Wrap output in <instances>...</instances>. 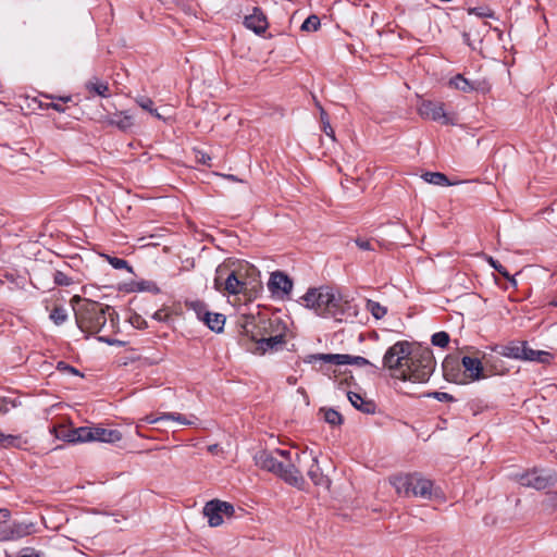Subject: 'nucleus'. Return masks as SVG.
I'll return each mask as SVG.
<instances>
[{"mask_svg":"<svg viewBox=\"0 0 557 557\" xmlns=\"http://www.w3.org/2000/svg\"><path fill=\"white\" fill-rule=\"evenodd\" d=\"M165 421H175L183 425H193L194 422L190 420H187L183 414L181 413H174V412H164Z\"/></svg>","mask_w":557,"mask_h":557,"instance_id":"obj_40","label":"nucleus"},{"mask_svg":"<svg viewBox=\"0 0 557 557\" xmlns=\"http://www.w3.org/2000/svg\"><path fill=\"white\" fill-rule=\"evenodd\" d=\"M152 317L154 320H157L159 322H165L170 318V312L168 309L162 308V309H159L158 311H156Z\"/></svg>","mask_w":557,"mask_h":557,"instance_id":"obj_44","label":"nucleus"},{"mask_svg":"<svg viewBox=\"0 0 557 557\" xmlns=\"http://www.w3.org/2000/svg\"><path fill=\"white\" fill-rule=\"evenodd\" d=\"M197 160L202 163V164H208L209 165V161L211 160L210 156H208L207 153H203V152H198L197 154Z\"/></svg>","mask_w":557,"mask_h":557,"instance_id":"obj_53","label":"nucleus"},{"mask_svg":"<svg viewBox=\"0 0 557 557\" xmlns=\"http://www.w3.org/2000/svg\"><path fill=\"white\" fill-rule=\"evenodd\" d=\"M253 459L259 468L276 474L286 483L297 487L302 486L301 454L297 449L260 450Z\"/></svg>","mask_w":557,"mask_h":557,"instance_id":"obj_3","label":"nucleus"},{"mask_svg":"<svg viewBox=\"0 0 557 557\" xmlns=\"http://www.w3.org/2000/svg\"><path fill=\"white\" fill-rule=\"evenodd\" d=\"M468 13L470 15H476L479 17H493L494 12L487 7L469 8Z\"/></svg>","mask_w":557,"mask_h":557,"instance_id":"obj_39","label":"nucleus"},{"mask_svg":"<svg viewBox=\"0 0 557 557\" xmlns=\"http://www.w3.org/2000/svg\"><path fill=\"white\" fill-rule=\"evenodd\" d=\"M422 178L433 185L437 186H448L451 183L448 181L447 176L441 172H426L422 175Z\"/></svg>","mask_w":557,"mask_h":557,"instance_id":"obj_24","label":"nucleus"},{"mask_svg":"<svg viewBox=\"0 0 557 557\" xmlns=\"http://www.w3.org/2000/svg\"><path fill=\"white\" fill-rule=\"evenodd\" d=\"M20 557H42V554L35 552L33 548H25Z\"/></svg>","mask_w":557,"mask_h":557,"instance_id":"obj_47","label":"nucleus"},{"mask_svg":"<svg viewBox=\"0 0 557 557\" xmlns=\"http://www.w3.org/2000/svg\"><path fill=\"white\" fill-rule=\"evenodd\" d=\"M22 441L20 436L4 434L0 431V447H21Z\"/></svg>","mask_w":557,"mask_h":557,"instance_id":"obj_28","label":"nucleus"},{"mask_svg":"<svg viewBox=\"0 0 557 557\" xmlns=\"http://www.w3.org/2000/svg\"><path fill=\"white\" fill-rule=\"evenodd\" d=\"M135 102L145 111L156 116L159 120H163V116L153 108V101L146 96H137Z\"/></svg>","mask_w":557,"mask_h":557,"instance_id":"obj_26","label":"nucleus"},{"mask_svg":"<svg viewBox=\"0 0 557 557\" xmlns=\"http://www.w3.org/2000/svg\"><path fill=\"white\" fill-rule=\"evenodd\" d=\"M11 531V525H0V541H12V539H2V535L7 536L9 535Z\"/></svg>","mask_w":557,"mask_h":557,"instance_id":"obj_49","label":"nucleus"},{"mask_svg":"<svg viewBox=\"0 0 557 557\" xmlns=\"http://www.w3.org/2000/svg\"><path fill=\"white\" fill-rule=\"evenodd\" d=\"M136 429H137V430H136V434H137L138 436H141V434H140V432H139V425H137V426H136Z\"/></svg>","mask_w":557,"mask_h":557,"instance_id":"obj_58","label":"nucleus"},{"mask_svg":"<svg viewBox=\"0 0 557 557\" xmlns=\"http://www.w3.org/2000/svg\"><path fill=\"white\" fill-rule=\"evenodd\" d=\"M244 24L256 34H262L268 28L267 17L258 8H255L253 12L245 17Z\"/></svg>","mask_w":557,"mask_h":557,"instance_id":"obj_14","label":"nucleus"},{"mask_svg":"<svg viewBox=\"0 0 557 557\" xmlns=\"http://www.w3.org/2000/svg\"><path fill=\"white\" fill-rule=\"evenodd\" d=\"M51 107L59 112H63V108L58 103H52Z\"/></svg>","mask_w":557,"mask_h":557,"instance_id":"obj_55","label":"nucleus"},{"mask_svg":"<svg viewBox=\"0 0 557 557\" xmlns=\"http://www.w3.org/2000/svg\"><path fill=\"white\" fill-rule=\"evenodd\" d=\"M344 364H354V366H358V367H363V366L370 364V361L360 356L347 355V359L344 362Z\"/></svg>","mask_w":557,"mask_h":557,"instance_id":"obj_41","label":"nucleus"},{"mask_svg":"<svg viewBox=\"0 0 557 557\" xmlns=\"http://www.w3.org/2000/svg\"><path fill=\"white\" fill-rule=\"evenodd\" d=\"M114 314L115 311L110 306L85 300L76 311V323L83 332L96 334L107 327L108 321L114 327Z\"/></svg>","mask_w":557,"mask_h":557,"instance_id":"obj_4","label":"nucleus"},{"mask_svg":"<svg viewBox=\"0 0 557 557\" xmlns=\"http://www.w3.org/2000/svg\"><path fill=\"white\" fill-rule=\"evenodd\" d=\"M34 532V524L33 523H24V522H14L11 524V531L9 535L4 536L2 535V539H12L17 540L23 536L29 535Z\"/></svg>","mask_w":557,"mask_h":557,"instance_id":"obj_20","label":"nucleus"},{"mask_svg":"<svg viewBox=\"0 0 557 557\" xmlns=\"http://www.w3.org/2000/svg\"><path fill=\"white\" fill-rule=\"evenodd\" d=\"M461 364L465 368L466 376L471 381L482 377L483 364L479 357L465 356L461 359Z\"/></svg>","mask_w":557,"mask_h":557,"instance_id":"obj_15","label":"nucleus"},{"mask_svg":"<svg viewBox=\"0 0 557 557\" xmlns=\"http://www.w3.org/2000/svg\"><path fill=\"white\" fill-rule=\"evenodd\" d=\"M432 344L438 347H446L449 343V335L446 332H437L432 336Z\"/></svg>","mask_w":557,"mask_h":557,"instance_id":"obj_38","label":"nucleus"},{"mask_svg":"<svg viewBox=\"0 0 557 557\" xmlns=\"http://www.w3.org/2000/svg\"><path fill=\"white\" fill-rule=\"evenodd\" d=\"M324 420L331 425H339L343 422V418L339 412L334 409H323Z\"/></svg>","mask_w":557,"mask_h":557,"instance_id":"obj_33","label":"nucleus"},{"mask_svg":"<svg viewBox=\"0 0 557 557\" xmlns=\"http://www.w3.org/2000/svg\"><path fill=\"white\" fill-rule=\"evenodd\" d=\"M9 405L13 406V403L8 401L7 399L0 398V414H4L9 411Z\"/></svg>","mask_w":557,"mask_h":557,"instance_id":"obj_50","label":"nucleus"},{"mask_svg":"<svg viewBox=\"0 0 557 557\" xmlns=\"http://www.w3.org/2000/svg\"><path fill=\"white\" fill-rule=\"evenodd\" d=\"M133 323L134 324L136 323L137 327H143V325L145 324V321H143L139 317H137Z\"/></svg>","mask_w":557,"mask_h":557,"instance_id":"obj_54","label":"nucleus"},{"mask_svg":"<svg viewBox=\"0 0 557 557\" xmlns=\"http://www.w3.org/2000/svg\"><path fill=\"white\" fill-rule=\"evenodd\" d=\"M300 299L306 308L321 317L342 312V296L330 286L309 288Z\"/></svg>","mask_w":557,"mask_h":557,"instance_id":"obj_5","label":"nucleus"},{"mask_svg":"<svg viewBox=\"0 0 557 557\" xmlns=\"http://www.w3.org/2000/svg\"><path fill=\"white\" fill-rule=\"evenodd\" d=\"M187 308L193 310L196 314V317L203 321L205 318H206V314L209 313V311L207 310L205 304L200 302V301H190V302H187Z\"/></svg>","mask_w":557,"mask_h":557,"instance_id":"obj_32","label":"nucleus"},{"mask_svg":"<svg viewBox=\"0 0 557 557\" xmlns=\"http://www.w3.org/2000/svg\"><path fill=\"white\" fill-rule=\"evenodd\" d=\"M487 262L499 273L502 274L504 277H506L507 280H509L513 285L517 284L516 280L513 277H511L508 273V271L500 264L498 263L496 260H494L492 257H487Z\"/></svg>","mask_w":557,"mask_h":557,"instance_id":"obj_36","label":"nucleus"},{"mask_svg":"<svg viewBox=\"0 0 557 557\" xmlns=\"http://www.w3.org/2000/svg\"><path fill=\"white\" fill-rule=\"evenodd\" d=\"M449 85L462 92L481 91L485 94L491 89L490 84L485 79L469 81L461 74L454 76L449 81Z\"/></svg>","mask_w":557,"mask_h":557,"instance_id":"obj_12","label":"nucleus"},{"mask_svg":"<svg viewBox=\"0 0 557 557\" xmlns=\"http://www.w3.org/2000/svg\"><path fill=\"white\" fill-rule=\"evenodd\" d=\"M102 257L116 270L125 269L128 272H133L132 267L128 265L127 261L109 255H102Z\"/></svg>","mask_w":557,"mask_h":557,"instance_id":"obj_31","label":"nucleus"},{"mask_svg":"<svg viewBox=\"0 0 557 557\" xmlns=\"http://www.w3.org/2000/svg\"><path fill=\"white\" fill-rule=\"evenodd\" d=\"M392 375L403 381L426 382L435 368V360L429 348H412L408 342H397L383 358Z\"/></svg>","mask_w":557,"mask_h":557,"instance_id":"obj_1","label":"nucleus"},{"mask_svg":"<svg viewBox=\"0 0 557 557\" xmlns=\"http://www.w3.org/2000/svg\"><path fill=\"white\" fill-rule=\"evenodd\" d=\"M141 290H158L157 286L150 282H143L139 284Z\"/></svg>","mask_w":557,"mask_h":557,"instance_id":"obj_52","label":"nucleus"},{"mask_svg":"<svg viewBox=\"0 0 557 557\" xmlns=\"http://www.w3.org/2000/svg\"><path fill=\"white\" fill-rule=\"evenodd\" d=\"M205 324L213 332H221L224 327L225 318L221 313L210 312L206 314Z\"/></svg>","mask_w":557,"mask_h":557,"instance_id":"obj_21","label":"nucleus"},{"mask_svg":"<svg viewBox=\"0 0 557 557\" xmlns=\"http://www.w3.org/2000/svg\"><path fill=\"white\" fill-rule=\"evenodd\" d=\"M391 484L397 494L406 497L431 498L433 492L432 481L419 473L395 475L391 479Z\"/></svg>","mask_w":557,"mask_h":557,"instance_id":"obj_6","label":"nucleus"},{"mask_svg":"<svg viewBox=\"0 0 557 557\" xmlns=\"http://www.w3.org/2000/svg\"><path fill=\"white\" fill-rule=\"evenodd\" d=\"M433 396L440 400V401H444V400H451L453 399V396L447 394V393H442V392H435L433 394Z\"/></svg>","mask_w":557,"mask_h":557,"instance_id":"obj_51","label":"nucleus"},{"mask_svg":"<svg viewBox=\"0 0 557 557\" xmlns=\"http://www.w3.org/2000/svg\"><path fill=\"white\" fill-rule=\"evenodd\" d=\"M418 112L423 119L442 122L443 124L450 123L442 102L422 100L418 106Z\"/></svg>","mask_w":557,"mask_h":557,"instance_id":"obj_11","label":"nucleus"},{"mask_svg":"<svg viewBox=\"0 0 557 557\" xmlns=\"http://www.w3.org/2000/svg\"><path fill=\"white\" fill-rule=\"evenodd\" d=\"M234 513V506L220 499L209 500L203 507V515L208 518V523L212 528L222 525L224 518H232Z\"/></svg>","mask_w":557,"mask_h":557,"instance_id":"obj_9","label":"nucleus"},{"mask_svg":"<svg viewBox=\"0 0 557 557\" xmlns=\"http://www.w3.org/2000/svg\"><path fill=\"white\" fill-rule=\"evenodd\" d=\"M498 352L507 358L537 361L541 363H547L550 359L549 352L544 350H534L530 348L525 342L510 343L503 346Z\"/></svg>","mask_w":557,"mask_h":557,"instance_id":"obj_8","label":"nucleus"},{"mask_svg":"<svg viewBox=\"0 0 557 557\" xmlns=\"http://www.w3.org/2000/svg\"><path fill=\"white\" fill-rule=\"evenodd\" d=\"M243 333L256 344L253 354L264 355L274 351L285 344L286 324L277 317L243 315L240 319Z\"/></svg>","mask_w":557,"mask_h":557,"instance_id":"obj_2","label":"nucleus"},{"mask_svg":"<svg viewBox=\"0 0 557 557\" xmlns=\"http://www.w3.org/2000/svg\"><path fill=\"white\" fill-rule=\"evenodd\" d=\"M122 440V433L119 430L106 429L102 426H92V442L113 444Z\"/></svg>","mask_w":557,"mask_h":557,"instance_id":"obj_16","label":"nucleus"},{"mask_svg":"<svg viewBox=\"0 0 557 557\" xmlns=\"http://www.w3.org/2000/svg\"><path fill=\"white\" fill-rule=\"evenodd\" d=\"M554 306H557V301L553 302Z\"/></svg>","mask_w":557,"mask_h":557,"instance_id":"obj_59","label":"nucleus"},{"mask_svg":"<svg viewBox=\"0 0 557 557\" xmlns=\"http://www.w3.org/2000/svg\"><path fill=\"white\" fill-rule=\"evenodd\" d=\"M57 369L64 374H73V375L82 376V374L79 373V371L77 369L73 368L72 366H70L63 361H60L58 363Z\"/></svg>","mask_w":557,"mask_h":557,"instance_id":"obj_42","label":"nucleus"},{"mask_svg":"<svg viewBox=\"0 0 557 557\" xmlns=\"http://www.w3.org/2000/svg\"><path fill=\"white\" fill-rule=\"evenodd\" d=\"M520 484L535 490H543L555 482V474L546 470L534 469L521 474Z\"/></svg>","mask_w":557,"mask_h":557,"instance_id":"obj_10","label":"nucleus"},{"mask_svg":"<svg viewBox=\"0 0 557 557\" xmlns=\"http://www.w3.org/2000/svg\"><path fill=\"white\" fill-rule=\"evenodd\" d=\"M320 27V20L317 15H310L309 17H307L302 25H301V30L304 32H315L318 30Z\"/></svg>","mask_w":557,"mask_h":557,"instance_id":"obj_34","label":"nucleus"},{"mask_svg":"<svg viewBox=\"0 0 557 557\" xmlns=\"http://www.w3.org/2000/svg\"><path fill=\"white\" fill-rule=\"evenodd\" d=\"M74 437L72 443L92 442V426H81L73 429Z\"/></svg>","mask_w":557,"mask_h":557,"instance_id":"obj_25","label":"nucleus"},{"mask_svg":"<svg viewBox=\"0 0 557 557\" xmlns=\"http://www.w3.org/2000/svg\"><path fill=\"white\" fill-rule=\"evenodd\" d=\"M444 375L448 381L457 382L458 374L455 373L454 361L446 359L443 363Z\"/></svg>","mask_w":557,"mask_h":557,"instance_id":"obj_35","label":"nucleus"},{"mask_svg":"<svg viewBox=\"0 0 557 557\" xmlns=\"http://www.w3.org/2000/svg\"><path fill=\"white\" fill-rule=\"evenodd\" d=\"M52 433L57 438L66 441L69 443H72V440L74 437L73 429H69L64 425L54 426L52 429Z\"/></svg>","mask_w":557,"mask_h":557,"instance_id":"obj_29","label":"nucleus"},{"mask_svg":"<svg viewBox=\"0 0 557 557\" xmlns=\"http://www.w3.org/2000/svg\"><path fill=\"white\" fill-rule=\"evenodd\" d=\"M347 359L346 354H313L306 357L305 362L313 363L317 361H323L325 363H332L342 366Z\"/></svg>","mask_w":557,"mask_h":557,"instance_id":"obj_18","label":"nucleus"},{"mask_svg":"<svg viewBox=\"0 0 557 557\" xmlns=\"http://www.w3.org/2000/svg\"><path fill=\"white\" fill-rule=\"evenodd\" d=\"M86 88L87 90L95 92L101 97H109V85L106 82L95 78L86 84Z\"/></svg>","mask_w":557,"mask_h":557,"instance_id":"obj_23","label":"nucleus"},{"mask_svg":"<svg viewBox=\"0 0 557 557\" xmlns=\"http://www.w3.org/2000/svg\"><path fill=\"white\" fill-rule=\"evenodd\" d=\"M250 282L245 277L242 269L228 271L226 267H219L214 278V288L219 292H227L228 294L247 293Z\"/></svg>","mask_w":557,"mask_h":557,"instance_id":"obj_7","label":"nucleus"},{"mask_svg":"<svg viewBox=\"0 0 557 557\" xmlns=\"http://www.w3.org/2000/svg\"><path fill=\"white\" fill-rule=\"evenodd\" d=\"M226 178L231 180V181H238L236 176L234 175H225Z\"/></svg>","mask_w":557,"mask_h":557,"instance_id":"obj_57","label":"nucleus"},{"mask_svg":"<svg viewBox=\"0 0 557 557\" xmlns=\"http://www.w3.org/2000/svg\"><path fill=\"white\" fill-rule=\"evenodd\" d=\"M11 517V513L8 509H0V525L5 524Z\"/></svg>","mask_w":557,"mask_h":557,"instance_id":"obj_48","label":"nucleus"},{"mask_svg":"<svg viewBox=\"0 0 557 557\" xmlns=\"http://www.w3.org/2000/svg\"><path fill=\"white\" fill-rule=\"evenodd\" d=\"M67 318L66 311L64 308L55 307L50 313V319L57 324L60 325L65 322Z\"/></svg>","mask_w":557,"mask_h":557,"instance_id":"obj_37","label":"nucleus"},{"mask_svg":"<svg viewBox=\"0 0 557 557\" xmlns=\"http://www.w3.org/2000/svg\"><path fill=\"white\" fill-rule=\"evenodd\" d=\"M356 245L362 250H373V247L369 240L357 238Z\"/></svg>","mask_w":557,"mask_h":557,"instance_id":"obj_46","label":"nucleus"},{"mask_svg":"<svg viewBox=\"0 0 557 557\" xmlns=\"http://www.w3.org/2000/svg\"><path fill=\"white\" fill-rule=\"evenodd\" d=\"M141 421H145L146 423H149V424H154L157 422L165 421L164 412H161L158 416L148 414L145 418H143Z\"/></svg>","mask_w":557,"mask_h":557,"instance_id":"obj_45","label":"nucleus"},{"mask_svg":"<svg viewBox=\"0 0 557 557\" xmlns=\"http://www.w3.org/2000/svg\"><path fill=\"white\" fill-rule=\"evenodd\" d=\"M54 282L61 286H67L72 283V280L61 271L54 273Z\"/></svg>","mask_w":557,"mask_h":557,"instance_id":"obj_43","label":"nucleus"},{"mask_svg":"<svg viewBox=\"0 0 557 557\" xmlns=\"http://www.w3.org/2000/svg\"><path fill=\"white\" fill-rule=\"evenodd\" d=\"M307 474L315 485L323 483L324 476L315 457L310 458V466L307 470Z\"/></svg>","mask_w":557,"mask_h":557,"instance_id":"obj_22","label":"nucleus"},{"mask_svg":"<svg viewBox=\"0 0 557 557\" xmlns=\"http://www.w3.org/2000/svg\"><path fill=\"white\" fill-rule=\"evenodd\" d=\"M268 287L274 295H288L292 292L293 282L283 272H274L271 274Z\"/></svg>","mask_w":557,"mask_h":557,"instance_id":"obj_13","label":"nucleus"},{"mask_svg":"<svg viewBox=\"0 0 557 557\" xmlns=\"http://www.w3.org/2000/svg\"><path fill=\"white\" fill-rule=\"evenodd\" d=\"M347 397H348L350 404L356 409L362 411L363 413H374V411H375L374 403L364 399L360 394L349 392L347 394Z\"/></svg>","mask_w":557,"mask_h":557,"instance_id":"obj_19","label":"nucleus"},{"mask_svg":"<svg viewBox=\"0 0 557 557\" xmlns=\"http://www.w3.org/2000/svg\"><path fill=\"white\" fill-rule=\"evenodd\" d=\"M109 125H114L121 131L126 132L135 125V119L128 111L116 112L107 119Z\"/></svg>","mask_w":557,"mask_h":557,"instance_id":"obj_17","label":"nucleus"},{"mask_svg":"<svg viewBox=\"0 0 557 557\" xmlns=\"http://www.w3.org/2000/svg\"><path fill=\"white\" fill-rule=\"evenodd\" d=\"M366 309L369 312H371V314L375 319H382L387 313V309L385 307H383L381 304L370 300V299L367 300Z\"/></svg>","mask_w":557,"mask_h":557,"instance_id":"obj_27","label":"nucleus"},{"mask_svg":"<svg viewBox=\"0 0 557 557\" xmlns=\"http://www.w3.org/2000/svg\"><path fill=\"white\" fill-rule=\"evenodd\" d=\"M216 448H218V445H216V444H214V445H210V446L208 447V450H209V451H211V453H214Z\"/></svg>","mask_w":557,"mask_h":557,"instance_id":"obj_56","label":"nucleus"},{"mask_svg":"<svg viewBox=\"0 0 557 557\" xmlns=\"http://www.w3.org/2000/svg\"><path fill=\"white\" fill-rule=\"evenodd\" d=\"M319 109H320V119H321V123H322V128H323V132L329 136L331 137L333 140H335V133H334V129L332 128L331 124H330V120H329V115L327 113L324 111V109L322 107L319 106Z\"/></svg>","mask_w":557,"mask_h":557,"instance_id":"obj_30","label":"nucleus"}]
</instances>
